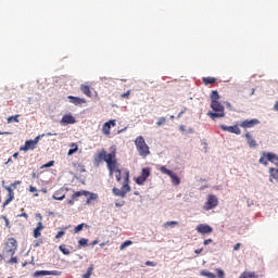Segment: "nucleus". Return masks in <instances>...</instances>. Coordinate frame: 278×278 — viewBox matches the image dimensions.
<instances>
[{"label": "nucleus", "mask_w": 278, "mask_h": 278, "mask_svg": "<svg viewBox=\"0 0 278 278\" xmlns=\"http://www.w3.org/2000/svg\"><path fill=\"white\" fill-rule=\"evenodd\" d=\"M94 162L96 164L105 162L109 169V175L112 177V175H114V170H116V149L112 148L109 154L105 149H102L98 154H96Z\"/></svg>", "instance_id": "f257e3e1"}, {"label": "nucleus", "mask_w": 278, "mask_h": 278, "mask_svg": "<svg viewBox=\"0 0 278 278\" xmlns=\"http://www.w3.org/2000/svg\"><path fill=\"white\" fill-rule=\"evenodd\" d=\"M211 108L214 112L210 111L207 116L215 121V118H225V106L218 101H212Z\"/></svg>", "instance_id": "f03ea898"}, {"label": "nucleus", "mask_w": 278, "mask_h": 278, "mask_svg": "<svg viewBox=\"0 0 278 278\" xmlns=\"http://www.w3.org/2000/svg\"><path fill=\"white\" fill-rule=\"evenodd\" d=\"M135 147L141 157H149V155H151V151L149 150L147 141H144V137H137L135 140Z\"/></svg>", "instance_id": "7ed1b4c3"}, {"label": "nucleus", "mask_w": 278, "mask_h": 278, "mask_svg": "<svg viewBox=\"0 0 278 278\" xmlns=\"http://www.w3.org/2000/svg\"><path fill=\"white\" fill-rule=\"evenodd\" d=\"M127 192H131V187L129 186V172L125 173V181L122 188H113V194H115V197H122V199L127 197Z\"/></svg>", "instance_id": "20e7f679"}, {"label": "nucleus", "mask_w": 278, "mask_h": 278, "mask_svg": "<svg viewBox=\"0 0 278 278\" xmlns=\"http://www.w3.org/2000/svg\"><path fill=\"white\" fill-rule=\"evenodd\" d=\"M18 249V242L14 238H9L4 244V252L9 255H14L16 253V250Z\"/></svg>", "instance_id": "39448f33"}, {"label": "nucleus", "mask_w": 278, "mask_h": 278, "mask_svg": "<svg viewBox=\"0 0 278 278\" xmlns=\"http://www.w3.org/2000/svg\"><path fill=\"white\" fill-rule=\"evenodd\" d=\"M159 170L163 174V175H168V177H170L172 179V184L174 186H179L181 184V179L175 175V173H173V170L166 168V166H161L159 168Z\"/></svg>", "instance_id": "423d86ee"}, {"label": "nucleus", "mask_w": 278, "mask_h": 278, "mask_svg": "<svg viewBox=\"0 0 278 278\" xmlns=\"http://www.w3.org/2000/svg\"><path fill=\"white\" fill-rule=\"evenodd\" d=\"M218 206V198H216V195L214 194H208L207 195V200L204 204V210H206V212H210V210H214V207Z\"/></svg>", "instance_id": "0eeeda50"}, {"label": "nucleus", "mask_w": 278, "mask_h": 278, "mask_svg": "<svg viewBox=\"0 0 278 278\" xmlns=\"http://www.w3.org/2000/svg\"><path fill=\"white\" fill-rule=\"evenodd\" d=\"M151 177V169L149 167L142 168L141 175L135 179L138 186H144V181Z\"/></svg>", "instance_id": "6e6552de"}, {"label": "nucleus", "mask_w": 278, "mask_h": 278, "mask_svg": "<svg viewBox=\"0 0 278 278\" xmlns=\"http://www.w3.org/2000/svg\"><path fill=\"white\" fill-rule=\"evenodd\" d=\"M40 141V137H36L34 140L25 141V144L20 148V151H34L36 149L38 142Z\"/></svg>", "instance_id": "1a4fd4ad"}, {"label": "nucleus", "mask_w": 278, "mask_h": 278, "mask_svg": "<svg viewBox=\"0 0 278 278\" xmlns=\"http://www.w3.org/2000/svg\"><path fill=\"white\" fill-rule=\"evenodd\" d=\"M255 125H260V119L252 118L239 123V127H242V129H252V127H255Z\"/></svg>", "instance_id": "9d476101"}, {"label": "nucleus", "mask_w": 278, "mask_h": 278, "mask_svg": "<svg viewBox=\"0 0 278 278\" xmlns=\"http://www.w3.org/2000/svg\"><path fill=\"white\" fill-rule=\"evenodd\" d=\"M195 230L198 231V233H202L203 236H205V233H212V231H214V228H212V226L207 224H199L195 227Z\"/></svg>", "instance_id": "9b49d317"}, {"label": "nucleus", "mask_w": 278, "mask_h": 278, "mask_svg": "<svg viewBox=\"0 0 278 278\" xmlns=\"http://www.w3.org/2000/svg\"><path fill=\"white\" fill-rule=\"evenodd\" d=\"M112 127H116V119H111L104 123L102 126V134H104V136H110Z\"/></svg>", "instance_id": "f8f14e48"}, {"label": "nucleus", "mask_w": 278, "mask_h": 278, "mask_svg": "<svg viewBox=\"0 0 278 278\" xmlns=\"http://www.w3.org/2000/svg\"><path fill=\"white\" fill-rule=\"evenodd\" d=\"M88 194H90V191H86V190L76 191L72 194V200H68V204L74 205L78 197H88Z\"/></svg>", "instance_id": "ddd939ff"}, {"label": "nucleus", "mask_w": 278, "mask_h": 278, "mask_svg": "<svg viewBox=\"0 0 278 278\" xmlns=\"http://www.w3.org/2000/svg\"><path fill=\"white\" fill-rule=\"evenodd\" d=\"M220 129L223 131H229V134H236V136H240V134H242V130H240V128L237 125L235 126L220 125Z\"/></svg>", "instance_id": "4468645a"}, {"label": "nucleus", "mask_w": 278, "mask_h": 278, "mask_svg": "<svg viewBox=\"0 0 278 278\" xmlns=\"http://www.w3.org/2000/svg\"><path fill=\"white\" fill-rule=\"evenodd\" d=\"M55 276L58 275V270H37L33 274L34 278L37 277H47V276Z\"/></svg>", "instance_id": "2eb2a0df"}, {"label": "nucleus", "mask_w": 278, "mask_h": 278, "mask_svg": "<svg viewBox=\"0 0 278 278\" xmlns=\"http://www.w3.org/2000/svg\"><path fill=\"white\" fill-rule=\"evenodd\" d=\"M61 123L63 125H75V123H77V119H75V116H73L72 114H65L63 115Z\"/></svg>", "instance_id": "dca6fc26"}, {"label": "nucleus", "mask_w": 278, "mask_h": 278, "mask_svg": "<svg viewBox=\"0 0 278 278\" xmlns=\"http://www.w3.org/2000/svg\"><path fill=\"white\" fill-rule=\"evenodd\" d=\"M5 190L9 193H8V199L3 202V207H5L7 205H10V203L14 201V190H12V187H5Z\"/></svg>", "instance_id": "f3484780"}, {"label": "nucleus", "mask_w": 278, "mask_h": 278, "mask_svg": "<svg viewBox=\"0 0 278 278\" xmlns=\"http://www.w3.org/2000/svg\"><path fill=\"white\" fill-rule=\"evenodd\" d=\"M67 99H70V103H73L74 105H81L86 103V99L75 96H68Z\"/></svg>", "instance_id": "a211bd4d"}, {"label": "nucleus", "mask_w": 278, "mask_h": 278, "mask_svg": "<svg viewBox=\"0 0 278 278\" xmlns=\"http://www.w3.org/2000/svg\"><path fill=\"white\" fill-rule=\"evenodd\" d=\"M52 199H54L55 201H64V199H66L64 189H60V190L55 191L52 195Z\"/></svg>", "instance_id": "6ab92c4d"}, {"label": "nucleus", "mask_w": 278, "mask_h": 278, "mask_svg": "<svg viewBox=\"0 0 278 278\" xmlns=\"http://www.w3.org/2000/svg\"><path fill=\"white\" fill-rule=\"evenodd\" d=\"M245 140L251 149H255V147H257V142L253 139L251 132H245Z\"/></svg>", "instance_id": "aec40b11"}, {"label": "nucleus", "mask_w": 278, "mask_h": 278, "mask_svg": "<svg viewBox=\"0 0 278 278\" xmlns=\"http://www.w3.org/2000/svg\"><path fill=\"white\" fill-rule=\"evenodd\" d=\"M42 229H45V225H42V222H39L37 227L34 229V238H40V236H42Z\"/></svg>", "instance_id": "412c9836"}, {"label": "nucleus", "mask_w": 278, "mask_h": 278, "mask_svg": "<svg viewBox=\"0 0 278 278\" xmlns=\"http://www.w3.org/2000/svg\"><path fill=\"white\" fill-rule=\"evenodd\" d=\"M260 276L255 271H243L239 278H258Z\"/></svg>", "instance_id": "4be33fe9"}, {"label": "nucleus", "mask_w": 278, "mask_h": 278, "mask_svg": "<svg viewBox=\"0 0 278 278\" xmlns=\"http://www.w3.org/2000/svg\"><path fill=\"white\" fill-rule=\"evenodd\" d=\"M80 90L86 94V97H92V92L90 91V86L81 85Z\"/></svg>", "instance_id": "5701e85b"}, {"label": "nucleus", "mask_w": 278, "mask_h": 278, "mask_svg": "<svg viewBox=\"0 0 278 278\" xmlns=\"http://www.w3.org/2000/svg\"><path fill=\"white\" fill-rule=\"evenodd\" d=\"M70 147L71 149L68 150L67 155H74V153L79 151V146H77V143H71Z\"/></svg>", "instance_id": "b1692460"}, {"label": "nucleus", "mask_w": 278, "mask_h": 278, "mask_svg": "<svg viewBox=\"0 0 278 278\" xmlns=\"http://www.w3.org/2000/svg\"><path fill=\"white\" fill-rule=\"evenodd\" d=\"M202 81L205 86H210L212 84H216V78L215 77H203Z\"/></svg>", "instance_id": "393cba45"}, {"label": "nucleus", "mask_w": 278, "mask_h": 278, "mask_svg": "<svg viewBox=\"0 0 278 278\" xmlns=\"http://www.w3.org/2000/svg\"><path fill=\"white\" fill-rule=\"evenodd\" d=\"M267 160H268V162H271L273 164H278L277 154H273V153L268 152L267 153Z\"/></svg>", "instance_id": "a878e982"}, {"label": "nucleus", "mask_w": 278, "mask_h": 278, "mask_svg": "<svg viewBox=\"0 0 278 278\" xmlns=\"http://www.w3.org/2000/svg\"><path fill=\"white\" fill-rule=\"evenodd\" d=\"M200 275L201 277L216 278V275H214L212 271H207L206 269L201 270Z\"/></svg>", "instance_id": "bb28decb"}, {"label": "nucleus", "mask_w": 278, "mask_h": 278, "mask_svg": "<svg viewBox=\"0 0 278 278\" xmlns=\"http://www.w3.org/2000/svg\"><path fill=\"white\" fill-rule=\"evenodd\" d=\"M59 249L63 255H71V250H68L65 244L60 245Z\"/></svg>", "instance_id": "cd10ccee"}, {"label": "nucleus", "mask_w": 278, "mask_h": 278, "mask_svg": "<svg viewBox=\"0 0 278 278\" xmlns=\"http://www.w3.org/2000/svg\"><path fill=\"white\" fill-rule=\"evenodd\" d=\"M114 173H116L115 175L116 181L121 182V169L118 168V161H116V167L114 169Z\"/></svg>", "instance_id": "c85d7f7f"}, {"label": "nucleus", "mask_w": 278, "mask_h": 278, "mask_svg": "<svg viewBox=\"0 0 278 278\" xmlns=\"http://www.w3.org/2000/svg\"><path fill=\"white\" fill-rule=\"evenodd\" d=\"M92 270H94V266H90L87 269V273L83 275V278H90L92 276Z\"/></svg>", "instance_id": "c756f323"}, {"label": "nucleus", "mask_w": 278, "mask_h": 278, "mask_svg": "<svg viewBox=\"0 0 278 278\" xmlns=\"http://www.w3.org/2000/svg\"><path fill=\"white\" fill-rule=\"evenodd\" d=\"M258 162H260V164H264V166H267L268 165L267 153H264L263 156H261Z\"/></svg>", "instance_id": "7c9ffc66"}, {"label": "nucleus", "mask_w": 278, "mask_h": 278, "mask_svg": "<svg viewBox=\"0 0 278 278\" xmlns=\"http://www.w3.org/2000/svg\"><path fill=\"white\" fill-rule=\"evenodd\" d=\"M220 99V96L218 94V91L213 90L211 93V100L212 101H218Z\"/></svg>", "instance_id": "2f4dec72"}, {"label": "nucleus", "mask_w": 278, "mask_h": 278, "mask_svg": "<svg viewBox=\"0 0 278 278\" xmlns=\"http://www.w3.org/2000/svg\"><path fill=\"white\" fill-rule=\"evenodd\" d=\"M131 244H134V242H131L130 240H127L121 244L119 249L121 251H124V249H127V247H131Z\"/></svg>", "instance_id": "473e14b6"}, {"label": "nucleus", "mask_w": 278, "mask_h": 278, "mask_svg": "<svg viewBox=\"0 0 278 278\" xmlns=\"http://www.w3.org/2000/svg\"><path fill=\"white\" fill-rule=\"evenodd\" d=\"M269 173H270V177H273V179H278V169L277 168H270Z\"/></svg>", "instance_id": "72a5a7b5"}, {"label": "nucleus", "mask_w": 278, "mask_h": 278, "mask_svg": "<svg viewBox=\"0 0 278 278\" xmlns=\"http://www.w3.org/2000/svg\"><path fill=\"white\" fill-rule=\"evenodd\" d=\"M162 125H166V117H160L156 122L157 127H162Z\"/></svg>", "instance_id": "f704fd0d"}, {"label": "nucleus", "mask_w": 278, "mask_h": 278, "mask_svg": "<svg viewBox=\"0 0 278 278\" xmlns=\"http://www.w3.org/2000/svg\"><path fill=\"white\" fill-rule=\"evenodd\" d=\"M84 227H87V225L86 224H80V225L76 226L74 228V232L79 233V231H81V229H84Z\"/></svg>", "instance_id": "c9c22d12"}, {"label": "nucleus", "mask_w": 278, "mask_h": 278, "mask_svg": "<svg viewBox=\"0 0 278 278\" xmlns=\"http://www.w3.org/2000/svg\"><path fill=\"white\" fill-rule=\"evenodd\" d=\"M215 273H217L218 278H225V270L217 268L215 269Z\"/></svg>", "instance_id": "e433bc0d"}, {"label": "nucleus", "mask_w": 278, "mask_h": 278, "mask_svg": "<svg viewBox=\"0 0 278 278\" xmlns=\"http://www.w3.org/2000/svg\"><path fill=\"white\" fill-rule=\"evenodd\" d=\"M18 116H20V115L10 116V117L8 118V123H18Z\"/></svg>", "instance_id": "4c0bfd02"}, {"label": "nucleus", "mask_w": 278, "mask_h": 278, "mask_svg": "<svg viewBox=\"0 0 278 278\" xmlns=\"http://www.w3.org/2000/svg\"><path fill=\"white\" fill-rule=\"evenodd\" d=\"M79 247H88V239L81 238L78 241Z\"/></svg>", "instance_id": "58836bf2"}, {"label": "nucleus", "mask_w": 278, "mask_h": 278, "mask_svg": "<svg viewBox=\"0 0 278 278\" xmlns=\"http://www.w3.org/2000/svg\"><path fill=\"white\" fill-rule=\"evenodd\" d=\"M176 225H179V222H166L164 227H175Z\"/></svg>", "instance_id": "ea45409f"}, {"label": "nucleus", "mask_w": 278, "mask_h": 278, "mask_svg": "<svg viewBox=\"0 0 278 278\" xmlns=\"http://www.w3.org/2000/svg\"><path fill=\"white\" fill-rule=\"evenodd\" d=\"M55 164V161H49L48 163L43 164L41 168H51Z\"/></svg>", "instance_id": "a19ab883"}, {"label": "nucleus", "mask_w": 278, "mask_h": 278, "mask_svg": "<svg viewBox=\"0 0 278 278\" xmlns=\"http://www.w3.org/2000/svg\"><path fill=\"white\" fill-rule=\"evenodd\" d=\"M87 197H89V199H90L91 201H97V199H99V195H98L97 193H90V192H89V194H88Z\"/></svg>", "instance_id": "79ce46f5"}, {"label": "nucleus", "mask_w": 278, "mask_h": 278, "mask_svg": "<svg viewBox=\"0 0 278 278\" xmlns=\"http://www.w3.org/2000/svg\"><path fill=\"white\" fill-rule=\"evenodd\" d=\"M2 220H4L5 223V227L10 228V219H8V217L5 215H1Z\"/></svg>", "instance_id": "37998d69"}, {"label": "nucleus", "mask_w": 278, "mask_h": 278, "mask_svg": "<svg viewBox=\"0 0 278 278\" xmlns=\"http://www.w3.org/2000/svg\"><path fill=\"white\" fill-rule=\"evenodd\" d=\"M131 94V90H128L127 92H124L121 94L122 99H129V96Z\"/></svg>", "instance_id": "c03bdc74"}, {"label": "nucleus", "mask_w": 278, "mask_h": 278, "mask_svg": "<svg viewBox=\"0 0 278 278\" xmlns=\"http://www.w3.org/2000/svg\"><path fill=\"white\" fill-rule=\"evenodd\" d=\"M18 263V258L16 256L11 257V260L9 261V264H17Z\"/></svg>", "instance_id": "a18cd8bd"}, {"label": "nucleus", "mask_w": 278, "mask_h": 278, "mask_svg": "<svg viewBox=\"0 0 278 278\" xmlns=\"http://www.w3.org/2000/svg\"><path fill=\"white\" fill-rule=\"evenodd\" d=\"M213 242H214V240H212V239H205L203 241V244H204V247H207V244H212Z\"/></svg>", "instance_id": "49530a36"}, {"label": "nucleus", "mask_w": 278, "mask_h": 278, "mask_svg": "<svg viewBox=\"0 0 278 278\" xmlns=\"http://www.w3.org/2000/svg\"><path fill=\"white\" fill-rule=\"evenodd\" d=\"M146 266H157V264L155 262L148 261L146 262Z\"/></svg>", "instance_id": "de8ad7c7"}, {"label": "nucleus", "mask_w": 278, "mask_h": 278, "mask_svg": "<svg viewBox=\"0 0 278 278\" xmlns=\"http://www.w3.org/2000/svg\"><path fill=\"white\" fill-rule=\"evenodd\" d=\"M116 207H123L125 205V201H119L115 203Z\"/></svg>", "instance_id": "09e8293b"}, {"label": "nucleus", "mask_w": 278, "mask_h": 278, "mask_svg": "<svg viewBox=\"0 0 278 278\" xmlns=\"http://www.w3.org/2000/svg\"><path fill=\"white\" fill-rule=\"evenodd\" d=\"M240 247H242V244H241V243H237V244H235V247H233V251H240Z\"/></svg>", "instance_id": "8fccbe9b"}, {"label": "nucleus", "mask_w": 278, "mask_h": 278, "mask_svg": "<svg viewBox=\"0 0 278 278\" xmlns=\"http://www.w3.org/2000/svg\"><path fill=\"white\" fill-rule=\"evenodd\" d=\"M194 253L201 255V253H203V248L194 250Z\"/></svg>", "instance_id": "3c124183"}, {"label": "nucleus", "mask_w": 278, "mask_h": 278, "mask_svg": "<svg viewBox=\"0 0 278 278\" xmlns=\"http://www.w3.org/2000/svg\"><path fill=\"white\" fill-rule=\"evenodd\" d=\"M62 236H64V231H59L55 236L56 239L62 238Z\"/></svg>", "instance_id": "603ef678"}, {"label": "nucleus", "mask_w": 278, "mask_h": 278, "mask_svg": "<svg viewBox=\"0 0 278 278\" xmlns=\"http://www.w3.org/2000/svg\"><path fill=\"white\" fill-rule=\"evenodd\" d=\"M37 190H38V189H36V187H34V186H30V187H29V192H37Z\"/></svg>", "instance_id": "864d4df0"}, {"label": "nucleus", "mask_w": 278, "mask_h": 278, "mask_svg": "<svg viewBox=\"0 0 278 278\" xmlns=\"http://www.w3.org/2000/svg\"><path fill=\"white\" fill-rule=\"evenodd\" d=\"M20 217H23V218H29V215H27V213H22L18 215Z\"/></svg>", "instance_id": "5fc2aeb1"}, {"label": "nucleus", "mask_w": 278, "mask_h": 278, "mask_svg": "<svg viewBox=\"0 0 278 278\" xmlns=\"http://www.w3.org/2000/svg\"><path fill=\"white\" fill-rule=\"evenodd\" d=\"M21 184V181H15V182H13L11 186H12V188H16V186H18Z\"/></svg>", "instance_id": "6e6d98bb"}, {"label": "nucleus", "mask_w": 278, "mask_h": 278, "mask_svg": "<svg viewBox=\"0 0 278 278\" xmlns=\"http://www.w3.org/2000/svg\"><path fill=\"white\" fill-rule=\"evenodd\" d=\"M274 110H275L276 112H278V101H276V103H275V105H274Z\"/></svg>", "instance_id": "4d7b16f0"}, {"label": "nucleus", "mask_w": 278, "mask_h": 278, "mask_svg": "<svg viewBox=\"0 0 278 278\" xmlns=\"http://www.w3.org/2000/svg\"><path fill=\"white\" fill-rule=\"evenodd\" d=\"M123 131H127V127H125L124 129L118 130L117 134H123Z\"/></svg>", "instance_id": "13d9d810"}, {"label": "nucleus", "mask_w": 278, "mask_h": 278, "mask_svg": "<svg viewBox=\"0 0 278 278\" xmlns=\"http://www.w3.org/2000/svg\"><path fill=\"white\" fill-rule=\"evenodd\" d=\"M90 203H92V200H90V198H88L87 201H86V204L90 205Z\"/></svg>", "instance_id": "bf43d9fd"}, {"label": "nucleus", "mask_w": 278, "mask_h": 278, "mask_svg": "<svg viewBox=\"0 0 278 278\" xmlns=\"http://www.w3.org/2000/svg\"><path fill=\"white\" fill-rule=\"evenodd\" d=\"M13 157H14L15 160H17V159H18V152H15V153L13 154Z\"/></svg>", "instance_id": "052dcab7"}, {"label": "nucleus", "mask_w": 278, "mask_h": 278, "mask_svg": "<svg viewBox=\"0 0 278 278\" xmlns=\"http://www.w3.org/2000/svg\"><path fill=\"white\" fill-rule=\"evenodd\" d=\"M92 245H94V244H99V241L98 240H94V241H92V243H91Z\"/></svg>", "instance_id": "680f3d73"}, {"label": "nucleus", "mask_w": 278, "mask_h": 278, "mask_svg": "<svg viewBox=\"0 0 278 278\" xmlns=\"http://www.w3.org/2000/svg\"><path fill=\"white\" fill-rule=\"evenodd\" d=\"M47 136H58V134L47 132Z\"/></svg>", "instance_id": "e2e57ef3"}, {"label": "nucleus", "mask_w": 278, "mask_h": 278, "mask_svg": "<svg viewBox=\"0 0 278 278\" xmlns=\"http://www.w3.org/2000/svg\"><path fill=\"white\" fill-rule=\"evenodd\" d=\"M37 216H38V218H40V220H42V215L41 214H38Z\"/></svg>", "instance_id": "0e129e2a"}, {"label": "nucleus", "mask_w": 278, "mask_h": 278, "mask_svg": "<svg viewBox=\"0 0 278 278\" xmlns=\"http://www.w3.org/2000/svg\"><path fill=\"white\" fill-rule=\"evenodd\" d=\"M100 247H105V243H100Z\"/></svg>", "instance_id": "69168bd1"}, {"label": "nucleus", "mask_w": 278, "mask_h": 278, "mask_svg": "<svg viewBox=\"0 0 278 278\" xmlns=\"http://www.w3.org/2000/svg\"><path fill=\"white\" fill-rule=\"evenodd\" d=\"M182 113H184V112H180V113L178 114V116H181V115H182Z\"/></svg>", "instance_id": "338daca9"}, {"label": "nucleus", "mask_w": 278, "mask_h": 278, "mask_svg": "<svg viewBox=\"0 0 278 278\" xmlns=\"http://www.w3.org/2000/svg\"><path fill=\"white\" fill-rule=\"evenodd\" d=\"M34 197H38V193H35Z\"/></svg>", "instance_id": "774afa93"}]
</instances>
